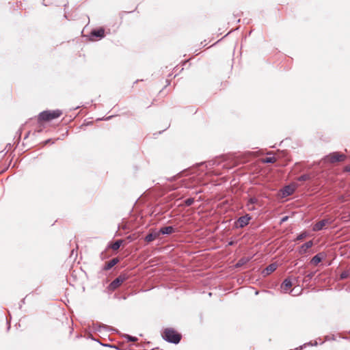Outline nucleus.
Segmentation results:
<instances>
[{"mask_svg": "<svg viewBox=\"0 0 350 350\" xmlns=\"http://www.w3.org/2000/svg\"><path fill=\"white\" fill-rule=\"evenodd\" d=\"M175 178H176V176H172V177L168 178V180L170 181H173L174 180H175Z\"/></svg>", "mask_w": 350, "mask_h": 350, "instance_id": "obj_45", "label": "nucleus"}, {"mask_svg": "<svg viewBox=\"0 0 350 350\" xmlns=\"http://www.w3.org/2000/svg\"><path fill=\"white\" fill-rule=\"evenodd\" d=\"M252 219V216L249 214H245L243 216L239 217L234 223V228L239 229V228H243L244 227L247 226L250 220Z\"/></svg>", "mask_w": 350, "mask_h": 350, "instance_id": "obj_6", "label": "nucleus"}, {"mask_svg": "<svg viewBox=\"0 0 350 350\" xmlns=\"http://www.w3.org/2000/svg\"><path fill=\"white\" fill-rule=\"evenodd\" d=\"M110 261V263L112 265V266H115L120 262V258L118 257L112 258Z\"/></svg>", "mask_w": 350, "mask_h": 350, "instance_id": "obj_30", "label": "nucleus"}, {"mask_svg": "<svg viewBox=\"0 0 350 350\" xmlns=\"http://www.w3.org/2000/svg\"><path fill=\"white\" fill-rule=\"evenodd\" d=\"M113 117V116H109L106 117V118L103 117V118H98V120H98V121H100V120H111Z\"/></svg>", "mask_w": 350, "mask_h": 350, "instance_id": "obj_34", "label": "nucleus"}, {"mask_svg": "<svg viewBox=\"0 0 350 350\" xmlns=\"http://www.w3.org/2000/svg\"><path fill=\"white\" fill-rule=\"evenodd\" d=\"M246 204L248 205H256L259 204L258 199L255 196H249L247 199Z\"/></svg>", "mask_w": 350, "mask_h": 350, "instance_id": "obj_18", "label": "nucleus"}, {"mask_svg": "<svg viewBox=\"0 0 350 350\" xmlns=\"http://www.w3.org/2000/svg\"><path fill=\"white\" fill-rule=\"evenodd\" d=\"M114 297H115V298H118V297L117 296V295H116V294H115V295H114Z\"/></svg>", "mask_w": 350, "mask_h": 350, "instance_id": "obj_49", "label": "nucleus"}, {"mask_svg": "<svg viewBox=\"0 0 350 350\" xmlns=\"http://www.w3.org/2000/svg\"><path fill=\"white\" fill-rule=\"evenodd\" d=\"M105 30L103 27L92 29L89 34L85 36L90 41L94 42L100 40L105 37Z\"/></svg>", "mask_w": 350, "mask_h": 350, "instance_id": "obj_3", "label": "nucleus"}, {"mask_svg": "<svg viewBox=\"0 0 350 350\" xmlns=\"http://www.w3.org/2000/svg\"><path fill=\"white\" fill-rule=\"evenodd\" d=\"M313 245L312 241H309L304 243L301 245L299 248V253L300 254H306L309 248H310Z\"/></svg>", "mask_w": 350, "mask_h": 350, "instance_id": "obj_16", "label": "nucleus"}, {"mask_svg": "<svg viewBox=\"0 0 350 350\" xmlns=\"http://www.w3.org/2000/svg\"><path fill=\"white\" fill-rule=\"evenodd\" d=\"M334 219L330 218H325L315 223L312 227V230L314 232H319L323 229H325V226L327 224H332L334 222Z\"/></svg>", "mask_w": 350, "mask_h": 350, "instance_id": "obj_7", "label": "nucleus"}, {"mask_svg": "<svg viewBox=\"0 0 350 350\" xmlns=\"http://www.w3.org/2000/svg\"><path fill=\"white\" fill-rule=\"evenodd\" d=\"M159 237L158 231L156 229H151L150 232L146 234L143 239L146 243H149Z\"/></svg>", "mask_w": 350, "mask_h": 350, "instance_id": "obj_9", "label": "nucleus"}, {"mask_svg": "<svg viewBox=\"0 0 350 350\" xmlns=\"http://www.w3.org/2000/svg\"><path fill=\"white\" fill-rule=\"evenodd\" d=\"M295 191V187L292 185H287L283 187L280 189L282 198H286L294 193Z\"/></svg>", "mask_w": 350, "mask_h": 350, "instance_id": "obj_8", "label": "nucleus"}, {"mask_svg": "<svg viewBox=\"0 0 350 350\" xmlns=\"http://www.w3.org/2000/svg\"><path fill=\"white\" fill-rule=\"evenodd\" d=\"M10 320H11V317H10V319H8V317H6V322H7V325H8V328L7 329L9 330L10 329Z\"/></svg>", "mask_w": 350, "mask_h": 350, "instance_id": "obj_37", "label": "nucleus"}, {"mask_svg": "<svg viewBox=\"0 0 350 350\" xmlns=\"http://www.w3.org/2000/svg\"><path fill=\"white\" fill-rule=\"evenodd\" d=\"M293 282L290 278H287L284 279V280L281 284V289L284 293H287L288 292V289L292 286Z\"/></svg>", "mask_w": 350, "mask_h": 350, "instance_id": "obj_13", "label": "nucleus"}, {"mask_svg": "<svg viewBox=\"0 0 350 350\" xmlns=\"http://www.w3.org/2000/svg\"><path fill=\"white\" fill-rule=\"evenodd\" d=\"M276 161L275 157H267L262 159L263 163H274Z\"/></svg>", "mask_w": 350, "mask_h": 350, "instance_id": "obj_19", "label": "nucleus"}, {"mask_svg": "<svg viewBox=\"0 0 350 350\" xmlns=\"http://www.w3.org/2000/svg\"><path fill=\"white\" fill-rule=\"evenodd\" d=\"M55 141L53 140V139L50 138L42 142L43 146L47 145L49 144H54Z\"/></svg>", "mask_w": 350, "mask_h": 350, "instance_id": "obj_32", "label": "nucleus"}, {"mask_svg": "<svg viewBox=\"0 0 350 350\" xmlns=\"http://www.w3.org/2000/svg\"><path fill=\"white\" fill-rule=\"evenodd\" d=\"M62 114V111L59 109L45 110L40 112L38 116V122H50L55 118H59Z\"/></svg>", "mask_w": 350, "mask_h": 350, "instance_id": "obj_2", "label": "nucleus"}, {"mask_svg": "<svg viewBox=\"0 0 350 350\" xmlns=\"http://www.w3.org/2000/svg\"><path fill=\"white\" fill-rule=\"evenodd\" d=\"M166 81L167 82V85H169V84H170L169 81H168V80H167Z\"/></svg>", "mask_w": 350, "mask_h": 350, "instance_id": "obj_52", "label": "nucleus"}, {"mask_svg": "<svg viewBox=\"0 0 350 350\" xmlns=\"http://www.w3.org/2000/svg\"><path fill=\"white\" fill-rule=\"evenodd\" d=\"M6 147H8V148H10L11 147V144H10V143H8V144H7Z\"/></svg>", "mask_w": 350, "mask_h": 350, "instance_id": "obj_46", "label": "nucleus"}, {"mask_svg": "<svg viewBox=\"0 0 350 350\" xmlns=\"http://www.w3.org/2000/svg\"><path fill=\"white\" fill-rule=\"evenodd\" d=\"M350 275V272L349 271H342L339 277L340 280H343L347 279Z\"/></svg>", "mask_w": 350, "mask_h": 350, "instance_id": "obj_25", "label": "nucleus"}, {"mask_svg": "<svg viewBox=\"0 0 350 350\" xmlns=\"http://www.w3.org/2000/svg\"><path fill=\"white\" fill-rule=\"evenodd\" d=\"M340 219L344 221V222H346V223H349L350 222V213L347 215H343L341 217Z\"/></svg>", "mask_w": 350, "mask_h": 350, "instance_id": "obj_29", "label": "nucleus"}, {"mask_svg": "<svg viewBox=\"0 0 350 350\" xmlns=\"http://www.w3.org/2000/svg\"><path fill=\"white\" fill-rule=\"evenodd\" d=\"M325 254L323 252H319L314 256L310 260V262L314 265H318L325 258Z\"/></svg>", "mask_w": 350, "mask_h": 350, "instance_id": "obj_14", "label": "nucleus"}, {"mask_svg": "<svg viewBox=\"0 0 350 350\" xmlns=\"http://www.w3.org/2000/svg\"><path fill=\"white\" fill-rule=\"evenodd\" d=\"M31 133V131H28L25 135V137H24V139H26L29 137V135Z\"/></svg>", "mask_w": 350, "mask_h": 350, "instance_id": "obj_43", "label": "nucleus"}, {"mask_svg": "<svg viewBox=\"0 0 350 350\" xmlns=\"http://www.w3.org/2000/svg\"><path fill=\"white\" fill-rule=\"evenodd\" d=\"M78 108H79V106H77L75 108H74V109H77Z\"/></svg>", "mask_w": 350, "mask_h": 350, "instance_id": "obj_50", "label": "nucleus"}, {"mask_svg": "<svg viewBox=\"0 0 350 350\" xmlns=\"http://www.w3.org/2000/svg\"><path fill=\"white\" fill-rule=\"evenodd\" d=\"M127 238L131 239V236H129Z\"/></svg>", "mask_w": 350, "mask_h": 350, "instance_id": "obj_53", "label": "nucleus"}, {"mask_svg": "<svg viewBox=\"0 0 350 350\" xmlns=\"http://www.w3.org/2000/svg\"><path fill=\"white\" fill-rule=\"evenodd\" d=\"M311 179V176L309 174H304L297 178V181L303 182Z\"/></svg>", "mask_w": 350, "mask_h": 350, "instance_id": "obj_22", "label": "nucleus"}, {"mask_svg": "<svg viewBox=\"0 0 350 350\" xmlns=\"http://www.w3.org/2000/svg\"><path fill=\"white\" fill-rule=\"evenodd\" d=\"M347 157L345 154L340 153L339 152H332L327 155H325L323 160L325 163H334L336 162H341L346 159Z\"/></svg>", "mask_w": 350, "mask_h": 350, "instance_id": "obj_5", "label": "nucleus"}, {"mask_svg": "<svg viewBox=\"0 0 350 350\" xmlns=\"http://www.w3.org/2000/svg\"><path fill=\"white\" fill-rule=\"evenodd\" d=\"M204 164H206V167L207 168L208 167H211V166H213V165H218L219 164V162L217 161V160L215 159V160L208 161V162H204V163H200V165H204Z\"/></svg>", "mask_w": 350, "mask_h": 350, "instance_id": "obj_20", "label": "nucleus"}, {"mask_svg": "<svg viewBox=\"0 0 350 350\" xmlns=\"http://www.w3.org/2000/svg\"><path fill=\"white\" fill-rule=\"evenodd\" d=\"M277 267L278 264L276 262L271 263L262 271V273L264 276L269 275L274 271H275Z\"/></svg>", "mask_w": 350, "mask_h": 350, "instance_id": "obj_15", "label": "nucleus"}, {"mask_svg": "<svg viewBox=\"0 0 350 350\" xmlns=\"http://www.w3.org/2000/svg\"><path fill=\"white\" fill-rule=\"evenodd\" d=\"M92 340H96V341H98L97 340L93 338H91Z\"/></svg>", "mask_w": 350, "mask_h": 350, "instance_id": "obj_51", "label": "nucleus"}, {"mask_svg": "<svg viewBox=\"0 0 350 350\" xmlns=\"http://www.w3.org/2000/svg\"><path fill=\"white\" fill-rule=\"evenodd\" d=\"M123 299H126V297H122Z\"/></svg>", "mask_w": 350, "mask_h": 350, "instance_id": "obj_54", "label": "nucleus"}, {"mask_svg": "<svg viewBox=\"0 0 350 350\" xmlns=\"http://www.w3.org/2000/svg\"><path fill=\"white\" fill-rule=\"evenodd\" d=\"M129 278V276L126 273H121L116 279H114L107 287V291L108 293L116 290L121 284Z\"/></svg>", "mask_w": 350, "mask_h": 350, "instance_id": "obj_4", "label": "nucleus"}, {"mask_svg": "<svg viewBox=\"0 0 350 350\" xmlns=\"http://www.w3.org/2000/svg\"><path fill=\"white\" fill-rule=\"evenodd\" d=\"M42 131V129H36L33 132V135H35L36 133H40Z\"/></svg>", "mask_w": 350, "mask_h": 350, "instance_id": "obj_44", "label": "nucleus"}, {"mask_svg": "<svg viewBox=\"0 0 350 350\" xmlns=\"http://www.w3.org/2000/svg\"><path fill=\"white\" fill-rule=\"evenodd\" d=\"M25 304V297L22 299L19 303V309H21L22 308V306L23 304Z\"/></svg>", "mask_w": 350, "mask_h": 350, "instance_id": "obj_36", "label": "nucleus"}, {"mask_svg": "<svg viewBox=\"0 0 350 350\" xmlns=\"http://www.w3.org/2000/svg\"><path fill=\"white\" fill-rule=\"evenodd\" d=\"M100 344L104 347H110V348H115L116 349L120 350V349L115 345H111V344H103L100 342Z\"/></svg>", "mask_w": 350, "mask_h": 350, "instance_id": "obj_31", "label": "nucleus"}, {"mask_svg": "<svg viewBox=\"0 0 350 350\" xmlns=\"http://www.w3.org/2000/svg\"><path fill=\"white\" fill-rule=\"evenodd\" d=\"M342 338L347 339V340H350V337H343Z\"/></svg>", "mask_w": 350, "mask_h": 350, "instance_id": "obj_48", "label": "nucleus"}, {"mask_svg": "<svg viewBox=\"0 0 350 350\" xmlns=\"http://www.w3.org/2000/svg\"><path fill=\"white\" fill-rule=\"evenodd\" d=\"M21 135H22V128H20L18 131L16 132V136L14 138L17 137L16 139V146H18V144H19L20 142V140H21Z\"/></svg>", "mask_w": 350, "mask_h": 350, "instance_id": "obj_27", "label": "nucleus"}, {"mask_svg": "<svg viewBox=\"0 0 350 350\" xmlns=\"http://www.w3.org/2000/svg\"><path fill=\"white\" fill-rule=\"evenodd\" d=\"M235 243H236V242H235L234 241L231 240V241H230L228 243V245H229V246L234 245L235 244Z\"/></svg>", "mask_w": 350, "mask_h": 350, "instance_id": "obj_42", "label": "nucleus"}, {"mask_svg": "<svg viewBox=\"0 0 350 350\" xmlns=\"http://www.w3.org/2000/svg\"><path fill=\"white\" fill-rule=\"evenodd\" d=\"M250 260H251L250 258L242 257L235 264L234 267L236 268H239V267H242L243 265H244L247 264V262H249Z\"/></svg>", "mask_w": 350, "mask_h": 350, "instance_id": "obj_17", "label": "nucleus"}, {"mask_svg": "<svg viewBox=\"0 0 350 350\" xmlns=\"http://www.w3.org/2000/svg\"><path fill=\"white\" fill-rule=\"evenodd\" d=\"M315 273H316V271H311L309 273H308L306 275L305 279L304 280V282H306L310 281V280H312V278L314 276Z\"/></svg>", "mask_w": 350, "mask_h": 350, "instance_id": "obj_26", "label": "nucleus"}, {"mask_svg": "<svg viewBox=\"0 0 350 350\" xmlns=\"http://www.w3.org/2000/svg\"><path fill=\"white\" fill-rule=\"evenodd\" d=\"M307 345H311V346H317L318 345V343L317 341H314V342H313V343L312 342H309L308 343H307ZM304 345H306V344H304Z\"/></svg>", "mask_w": 350, "mask_h": 350, "instance_id": "obj_39", "label": "nucleus"}, {"mask_svg": "<svg viewBox=\"0 0 350 350\" xmlns=\"http://www.w3.org/2000/svg\"><path fill=\"white\" fill-rule=\"evenodd\" d=\"M267 155H271V154H273V152H268L267 153Z\"/></svg>", "mask_w": 350, "mask_h": 350, "instance_id": "obj_47", "label": "nucleus"}, {"mask_svg": "<svg viewBox=\"0 0 350 350\" xmlns=\"http://www.w3.org/2000/svg\"><path fill=\"white\" fill-rule=\"evenodd\" d=\"M162 338L166 342L174 345L178 344L182 339V334L172 327L163 329L161 333Z\"/></svg>", "mask_w": 350, "mask_h": 350, "instance_id": "obj_1", "label": "nucleus"}, {"mask_svg": "<svg viewBox=\"0 0 350 350\" xmlns=\"http://www.w3.org/2000/svg\"><path fill=\"white\" fill-rule=\"evenodd\" d=\"M122 336L124 338H126L127 340V341H129V342H136L138 340L137 337L131 336L127 334H124Z\"/></svg>", "mask_w": 350, "mask_h": 350, "instance_id": "obj_24", "label": "nucleus"}, {"mask_svg": "<svg viewBox=\"0 0 350 350\" xmlns=\"http://www.w3.org/2000/svg\"><path fill=\"white\" fill-rule=\"evenodd\" d=\"M94 330L96 332H101V329H104L107 331H111V332H116V333H118V330L114 327H110L107 325H105V324H101V323H96V325H94Z\"/></svg>", "mask_w": 350, "mask_h": 350, "instance_id": "obj_11", "label": "nucleus"}, {"mask_svg": "<svg viewBox=\"0 0 350 350\" xmlns=\"http://www.w3.org/2000/svg\"><path fill=\"white\" fill-rule=\"evenodd\" d=\"M158 231L159 235H170L176 232V228L173 226H165L161 227Z\"/></svg>", "mask_w": 350, "mask_h": 350, "instance_id": "obj_10", "label": "nucleus"}, {"mask_svg": "<svg viewBox=\"0 0 350 350\" xmlns=\"http://www.w3.org/2000/svg\"><path fill=\"white\" fill-rule=\"evenodd\" d=\"M124 242V241L123 239H118L114 242H109L107 244L106 250L108 249H111L114 251H116L121 247Z\"/></svg>", "mask_w": 350, "mask_h": 350, "instance_id": "obj_12", "label": "nucleus"}, {"mask_svg": "<svg viewBox=\"0 0 350 350\" xmlns=\"http://www.w3.org/2000/svg\"><path fill=\"white\" fill-rule=\"evenodd\" d=\"M344 171L347 172H350V165H347L344 167Z\"/></svg>", "mask_w": 350, "mask_h": 350, "instance_id": "obj_40", "label": "nucleus"}, {"mask_svg": "<svg viewBox=\"0 0 350 350\" xmlns=\"http://www.w3.org/2000/svg\"><path fill=\"white\" fill-rule=\"evenodd\" d=\"M195 200L193 198H189L184 200L183 202V206L186 207H189L191 206L194 203Z\"/></svg>", "mask_w": 350, "mask_h": 350, "instance_id": "obj_23", "label": "nucleus"}, {"mask_svg": "<svg viewBox=\"0 0 350 350\" xmlns=\"http://www.w3.org/2000/svg\"><path fill=\"white\" fill-rule=\"evenodd\" d=\"M113 267L112 265L110 263V261H108L105 264L103 267L102 270L103 271H109Z\"/></svg>", "mask_w": 350, "mask_h": 350, "instance_id": "obj_28", "label": "nucleus"}, {"mask_svg": "<svg viewBox=\"0 0 350 350\" xmlns=\"http://www.w3.org/2000/svg\"><path fill=\"white\" fill-rule=\"evenodd\" d=\"M49 4H51V2L46 1V0H43V2H42V5H44V6H47V5H49Z\"/></svg>", "mask_w": 350, "mask_h": 350, "instance_id": "obj_41", "label": "nucleus"}, {"mask_svg": "<svg viewBox=\"0 0 350 350\" xmlns=\"http://www.w3.org/2000/svg\"><path fill=\"white\" fill-rule=\"evenodd\" d=\"M246 207L249 211H254L256 210L255 205H248V204H246Z\"/></svg>", "mask_w": 350, "mask_h": 350, "instance_id": "obj_33", "label": "nucleus"}, {"mask_svg": "<svg viewBox=\"0 0 350 350\" xmlns=\"http://www.w3.org/2000/svg\"><path fill=\"white\" fill-rule=\"evenodd\" d=\"M100 258L102 259V260H104L107 258V256L105 254V251H103L100 254Z\"/></svg>", "mask_w": 350, "mask_h": 350, "instance_id": "obj_35", "label": "nucleus"}, {"mask_svg": "<svg viewBox=\"0 0 350 350\" xmlns=\"http://www.w3.org/2000/svg\"><path fill=\"white\" fill-rule=\"evenodd\" d=\"M308 235H309V234L306 230L302 231L301 232H300L299 234H298L297 235L295 241L302 240V239L306 238L307 237H308Z\"/></svg>", "mask_w": 350, "mask_h": 350, "instance_id": "obj_21", "label": "nucleus"}, {"mask_svg": "<svg viewBox=\"0 0 350 350\" xmlns=\"http://www.w3.org/2000/svg\"><path fill=\"white\" fill-rule=\"evenodd\" d=\"M288 219V216H284V217H282L280 219V224H282L285 221H286Z\"/></svg>", "mask_w": 350, "mask_h": 350, "instance_id": "obj_38", "label": "nucleus"}]
</instances>
